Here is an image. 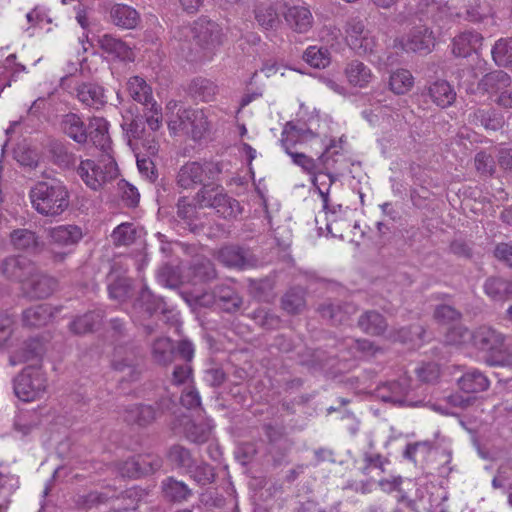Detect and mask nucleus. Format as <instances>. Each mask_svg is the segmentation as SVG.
I'll return each instance as SVG.
<instances>
[{"instance_id":"f257e3e1","label":"nucleus","mask_w":512,"mask_h":512,"mask_svg":"<svg viewBox=\"0 0 512 512\" xmlns=\"http://www.w3.org/2000/svg\"><path fill=\"white\" fill-rule=\"evenodd\" d=\"M183 34L191 38L181 46L182 55L189 61L211 60L223 43L221 27L206 18H199L191 27L184 28Z\"/></svg>"},{"instance_id":"f03ea898","label":"nucleus","mask_w":512,"mask_h":512,"mask_svg":"<svg viewBox=\"0 0 512 512\" xmlns=\"http://www.w3.org/2000/svg\"><path fill=\"white\" fill-rule=\"evenodd\" d=\"M29 199L38 214L54 218L68 209L70 193L61 181H39L31 187Z\"/></svg>"},{"instance_id":"7ed1b4c3","label":"nucleus","mask_w":512,"mask_h":512,"mask_svg":"<svg viewBox=\"0 0 512 512\" xmlns=\"http://www.w3.org/2000/svg\"><path fill=\"white\" fill-rule=\"evenodd\" d=\"M76 173L91 190L99 191L118 176V166L112 155L102 159H83L76 168Z\"/></svg>"},{"instance_id":"20e7f679","label":"nucleus","mask_w":512,"mask_h":512,"mask_svg":"<svg viewBox=\"0 0 512 512\" xmlns=\"http://www.w3.org/2000/svg\"><path fill=\"white\" fill-rule=\"evenodd\" d=\"M16 397L23 402L41 399L48 389V378L41 365L26 366L14 379Z\"/></svg>"},{"instance_id":"39448f33","label":"nucleus","mask_w":512,"mask_h":512,"mask_svg":"<svg viewBox=\"0 0 512 512\" xmlns=\"http://www.w3.org/2000/svg\"><path fill=\"white\" fill-rule=\"evenodd\" d=\"M84 237L83 229L75 224H62L47 230L51 258L54 262H63L71 255Z\"/></svg>"},{"instance_id":"423d86ee","label":"nucleus","mask_w":512,"mask_h":512,"mask_svg":"<svg viewBox=\"0 0 512 512\" xmlns=\"http://www.w3.org/2000/svg\"><path fill=\"white\" fill-rule=\"evenodd\" d=\"M181 294L185 302L194 312L202 307L208 308L215 306L231 313L238 310L242 304L240 296L230 287H220L217 296L207 292L197 294L190 291H183Z\"/></svg>"},{"instance_id":"0eeeda50","label":"nucleus","mask_w":512,"mask_h":512,"mask_svg":"<svg viewBox=\"0 0 512 512\" xmlns=\"http://www.w3.org/2000/svg\"><path fill=\"white\" fill-rule=\"evenodd\" d=\"M222 169L218 162H187L178 171L177 184L183 189H193L204 185L208 180H214Z\"/></svg>"},{"instance_id":"6e6552de","label":"nucleus","mask_w":512,"mask_h":512,"mask_svg":"<svg viewBox=\"0 0 512 512\" xmlns=\"http://www.w3.org/2000/svg\"><path fill=\"white\" fill-rule=\"evenodd\" d=\"M225 112L216 107L209 106L204 109H183L182 117L186 118V134L194 140L201 139L217 124Z\"/></svg>"},{"instance_id":"1a4fd4ad","label":"nucleus","mask_w":512,"mask_h":512,"mask_svg":"<svg viewBox=\"0 0 512 512\" xmlns=\"http://www.w3.org/2000/svg\"><path fill=\"white\" fill-rule=\"evenodd\" d=\"M157 409L152 405H134L126 409L125 420L131 424L147 426L151 424L161 413L171 410L175 403L172 397L166 395L156 402Z\"/></svg>"},{"instance_id":"9d476101","label":"nucleus","mask_w":512,"mask_h":512,"mask_svg":"<svg viewBox=\"0 0 512 512\" xmlns=\"http://www.w3.org/2000/svg\"><path fill=\"white\" fill-rule=\"evenodd\" d=\"M0 272L5 278L21 283L23 287L35 272V265L26 257L10 256L0 263Z\"/></svg>"},{"instance_id":"9b49d317","label":"nucleus","mask_w":512,"mask_h":512,"mask_svg":"<svg viewBox=\"0 0 512 512\" xmlns=\"http://www.w3.org/2000/svg\"><path fill=\"white\" fill-rule=\"evenodd\" d=\"M434 41L432 31L426 27H419L411 31L408 35L397 38L394 41V47L406 52L428 53L434 46Z\"/></svg>"},{"instance_id":"f8f14e48","label":"nucleus","mask_w":512,"mask_h":512,"mask_svg":"<svg viewBox=\"0 0 512 512\" xmlns=\"http://www.w3.org/2000/svg\"><path fill=\"white\" fill-rule=\"evenodd\" d=\"M109 123L102 117L90 119L87 127L88 140L104 155H112V141L109 135Z\"/></svg>"},{"instance_id":"ddd939ff","label":"nucleus","mask_w":512,"mask_h":512,"mask_svg":"<svg viewBox=\"0 0 512 512\" xmlns=\"http://www.w3.org/2000/svg\"><path fill=\"white\" fill-rule=\"evenodd\" d=\"M315 137V134L305 127L304 124L286 123L281 133V145L285 152L290 155L295 153L297 144H303Z\"/></svg>"},{"instance_id":"4468645a","label":"nucleus","mask_w":512,"mask_h":512,"mask_svg":"<svg viewBox=\"0 0 512 512\" xmlns=\"http://www.w3.org/2000/svg\"><path fill=\"white\" fill-rule=\"evenodd\" d=\"M100 49L113 59L123 62H132L135 54L126 42L112 34H104L98 38Z\"/></svg>"},{"instance_id":"2eb2a0df","label":"nucleus","mask_w":512,"mask_h":512,"mask_svg":"<svg viewBox=\"0 0 512 512\" xmlns=\"http://www.w3.org/2000/svg\"><path fill=\"white\" fill-rule=\"evenodd\" d=\"M408 393V384L406 380L386 382L379 385L375 394L383 402L392 403L399 406H412L408 403L406 395Z\"/></svg>"},{"instance_id":"dca6fc26","label":"nucleus","mask_w":512,"mask_h":512,"mask_svg":"<svg viewBox=\"0 0 512 512\" xmlns=\"http://www.w3.org/2000/svg\"><path fill=\"white\" fill-rule=\"evenodd\" d=\"M56 287L57 281L53 277L38 272L35 267V272L22 289L32 298H46L55 291Z\"/></svg>"},{"instance_id":"f3484780","label":"nucleus","mask_w":512,"mask_h":512,"mask_svg":"<svg viewBox=\"0 0 512 512\" xmlns=\"http://www.w3.org/2000/svg\"><path fill=\"white\" fill-rule=\"evenodd\" d=\"M287 25L297 33H307L313 26V15L310 9L304 5L287 7L284 13Z\"/></svg>"},{"instance_id":"a211bd4d","label":"nucleus","mask_w":512,"mask_h":512,"mask_svg":"<svg viewBox=\"0 0 512 512\" xmlns=\"http://www.w3.org/2000/svg\"><path fill=\"white\" fill-rule=\"evenodd\" d=\"M76 97L83 105L97 110L104 107L107 103L104 88L91 82H84L78 85Z\"/></svg>"},{"instance_id":"6ab92c4d","label":"nucleus","mask_w":512,"mask_h":512,"mask_svg":"<svg viewBox=\"0 0 512 512\" xmlns=\"http://www.w3.org/2000/svg\"><path fill=\"white\" fill-rule=\"evenodd\" d=\"M108 13L110 22L122 29H134L140 22L139 13L127 4H113Z\"/></svg>"},{"instance_id":"aec40b11","label":"nucleus","mask_w":512,"mask_h":512,"mask_svg":"<svg viewBox=\"0 0 512 512\" xmlns=\"http://www.w3.org/2000/svg\"><path fill=\"white\" fill-rule=\"evenodd\" d=\"M505 337L502 333L484 324L474 331L472 346L484 351L486 353L485 356H490L491 352L497 345L501 344Z\"/></svg>"},{"instance_id":"412c9836","label":"nucleus","mask_w":512,"mask_h":512,"mask_svg":"<svg viewBox=\"0 0 512 512\" xmlns=\"http://www.w3.org/2000/svg\"><path fill=\"white\" fill-rule=\"evenodd\" d=\"M505 337L502 333L484 324L474 331L472 346L484 351L486 353L485 356H490L491 352L497 345L501 344Z\"/></svg>"},{"instance_id":"4be33fe9","label":"nucleus","mask_w":512,"mask_h":512,"mask_svg":"<svg viewBox=\"0 0 512 512\" xmlns=\"http://www.w3.org/2000/svg\"><path fill=\"white\" fill-rule=\"evenodd\" d=\"M343 73L349 85L361 89L366 88L374 78L372 70L359 60L347 63Z\"/></svg>"},{"instance_id":"5701e85b","label":"nucleus","mask_w":512,"mask_h":512,"mask_svg":"<svg viewBox=\"0 0 512 512\" xmlns=\"http://www.w3.org/2000/svg\"><path fill=\"white\" fill-rule=\"evenodd\" d=\"M483 37L476 31H464L453 39V53L459 57H467L482 45Z\"/></svg>"},{"instance_id":"b1692460","label":"nucleus","mask_w":512,"mask_h":512,"mask_svg":"<svg viewBox=\"0 0 512 512\" xmlns=\"http://www.w3.org/2000/svg\"><path fill=\"white\" fill-rule=\"evenodd\" d=\"M116 497V491L111 487H106L101 491H90L78 494L74 499V503L79 509L90 510L106 504L109 500Z\"/></svg>"},{"instance_id":"393cba45","label":"nucleus","mask_w":512,"mask_h":512,"mask_svg":"<svg viewBox=\"0 0 512 512\" xmlns=\"http://www.w3.org/2000/svg\"><path fill=\"white\" fill-rule=\"evenodd\" d=\"M10 243L15 250L36 253L40 250L41 242L36 232L19 228L10 233Z\"/></svg>"},{"instance_id":"a878e982","label":"nucleus","mask_w":512,"mask_h":512,"mask_svg":"<svg viewBox=\"0 0 512 512\" xmlns=\"http://www.w3.org/2000/svg\"><path fill=\"white\" fill-rule=\"evenodd\" d=\"M445 342L449 345H472L474 331H470L462 322H443Z\"/></svg>"},{"instance_id":"bb28decb","label":"nucleus","mask_w":512,"mask_h":512,"mask_svg":"<svg viewBox=\"0 0 512 512\" xmlns=\"http://www.w3.org/2000/svg\"><path fill=\"white\" fill-rule=\"evenodd\" d=\"M511 85L510 76L501 70L486 74L479 82V89L487 92L495 98Z\"/></svg>"},{"instance_id":"cd10ccee","label":"nucleus","mask_w":512,"mask_h":512,"mask_svg":"<svg viewBox=\"0 0 512 512\" xmlns=\"http://www.w3.org/2000/svg\"><path fill=\"white\" fill-rule=\"evenodd\" d=\"M432 101L441 108L451 106L456 100L454 88L446 80H436L428 88Z\"/></svg>"},{"instance_id":"c85d7f7f","label":"nucleus","mask_w":512,"mask_h":512,"mask_svg":"<svg viewBox=\"0 0 512 512\" xmlns=\"http://www.w3.org/2000/svg\"><path fill=\"white\" fill-rule=\"evenodd\" d=\"M461 390L467 393H477L488 389L490 381L478 369H470L458 380Z\"/></svg>"},{"instance_id":"c756f323","label":"nucleus","mask_w":512,"mask_h":512,"mask_svg":"<svg viewBox=\"0 0 512 512\" xmlns=\"http://www.w3.org/2000/svg\"><path fill=\"white\" fill-rule=\"evenodd\" d=\"M61 128L67 136L77 143L83 144L88 141L87 128L77 114H66L61 121Z\"/></svg>"},{"instance_id":"7c9ffc66","label":"nucleus","mask_w":512,"mask_h":512,"mask_svg":"<svg viewBox=\"0 0 512 512\" xmlns=\"http://www.w3.org/2000/svg\"><path fill=\"white\" fill-rule=\"evenodd\" d=\"M225 199L224 188L215 184H204L197 192L195 200L200 208H213Z\"/></svg>"},{"instance_id":"2f4dec72","label":"nucleus","mask_w":512,"mask_h":512,"mask_svg":"<svg viewBox=\"0 0 512 512\" xmlns=\"http://www.w3.org/2000/svg\"><path fill=\"white\" fill-rule=\"evenodd\" d=\"M164 496L173 502L187 501L192 496L189 486L173 477H168L162 482Z\"/></svg>"},{"instance_id":"473e14b6","label":"nucleus","mask_w":512,"mask_h":512,"mask_svg":"<svg viewBox=\"0 0 512 512\" xmlns=\"http://www.w3.org/2000/svg\"><path fill=\"white\" fill-rule=\"evenodd\" d=\"M486 294L494 301L512 298V281L503 278H489L484 284Z\"/></svg>"},{"instance_id":"72a5a7b5","label":"nucleus","mask_w":512,"mask_h":512,"mask_svg":"<svg viewBox=\"0 0 512 512\" xmlns=\"http://www.w3.org/2000/svg\"><path fill=\"white\" fill-rule=\"evenodd\" d=\"M485 362L490 366L512 365V336H506L490 356H485Z\"/></svg>"},{"instance_id":"f704fd0d","label":"nucleus","mask_w":512,"mask_h":512,"mask_svg":"<svg viewBox=\"0 0 512 512\" xmlns=\"http://www.w3.org/2000/svg\"><path fill=\"white\" fill-rule=\"evenodd\" d=\"M414 86V77L412 73L404 68L396 69L391 72L389 77V88L396 95L408 93Z\"/></svg>"},{"instance_id":"c9c22d12","label":"nucleus","mask_w":512,"mask_h":512,"mask_svg":"<svg viewBox=\"0 0 512 512\" xmlns=\"http://www.w3.org/2000/svg\"><path fill=\"white\" fill-rule=\"evenodd\" d=\"M127 89L130 96L144 106L154 102L151 87L139 76H133L128 80Z\"/></svg>"},{"instance_id":"e433bc0d","label":"nucleus","mask_w":512,"mask_h":512,"mask_svg":"<svg viewBox=\"0 0 512 512\" xmlns=\"http://www.w3.org/2000/svg\"><path fill=\"white\" fill-rule=\"evenodd\" d=\"M189 91L196 99L203 102H210L214 100L218 88L213 81L199 77L191 82Z\"/></svg>"},{"instance_id":"4c0bfd02","label":"nucleus","mask_w":512,"mask_h":512,"mask_svg":"<svg viewBox=\"0 0 512 512\" xmlns=\"http://www.w3.org/2000/svg\"><path fill=\"white\" fill-rule=\"evenodd\" d=\"M302 58L309 66L316 69H324L331 63V53L328 48L316 45L307 47Z\"/></svg>"},{"instance_id":"58836bf2","label":"nucleus","mask_w":512,"mask_h":512,"mask_svg":"<svg viewBox=\"0 0 512 512\" xmlns=\"http://www.w3.org/2000/svg\"><path fill=\"white\" fill-rule=\"evenodd\" d=\"M175 347L170 338L161 337L152 346L154 360L162 365H168L174 360Z\"/></svg>"},{"instance_id":"ea45409f","label":"nucleus","mask_w":512,"mask_h":512,"mask_svg":"<svg viewBox=\"0 0 512 512\" xmlns=\"http://www.w3.org/2000/svg\"><path fill=\"white\" fill-rule=\"evenodd\" d=\"M218 259L225 266L242 269L247 265L244 251L235 246H226L219 250Z\"/></svg>"},{"instance_id":"a19ab883","label":"nucleus","mask_w":512,"mask_h":512,"mask_svg":"<svg viewBox=\"0 0 512 512\" xmlns=\"http://www.w3.org/2000/svg\"><path fill=\"white\" fill-rule=\"evenodd\" d=\"M282 308L289 314L301 312L305 307V291L302 288H292L282 297Z\"/></svg>"},{"instance_id":"79ce46f5","label":"nucleus","mask_w":512,"mask_h":512,"mask_svg":"<svg viewBox=\"0 0 512 512\" xmlns=\"http://www.w3.org/2000/svg\"><path fill=\"white\" fill-rule=\"evenodd\" d=\"M189 477L199 486H206L215 481L216 473L214 468L205 463L193 464L187 471Z\"/></svg>"},{"instance_id":"37998d69","label":"nucleus","mask_w":512,"mask_h":512,"mask_svg":"<svg viewBox=\"0 0 512 512\" xmlns=\"http://www.w3.org/2000/svg\"><path fill=\"white\" fill-rule=\"evenodd\" d=\"M470 121L486 129L496 131L503 126V119L492 110L479 109L469 115Z\"/></svg>"},{"instance_id":"c03bdc74","label":"nucleus","mask_w":512,"mask_h":512,"mask_svg":"<svg viewBox=\"0 0 512 512\" xmlns=\"http://www.w3.org/2000/svg\"><path fill=\"white\" fill-rule=\"evenodd\" d=\"M492 57L498 66L512 65V38L499 39L492 48Z\"/></svg>"},{"instance_id":"a18cd8bd","label":"nucleus","mask_w":512,"mask_h":512,"mask_svg":"<svg viewBox=\"0 0 512 512\" xmlns=\"http://www.w3.org/2000/svg\"><path fill=\"white\" fill-rule=\"evenodd\" d=\"M213 425L209 422L196 424L194 422H187L184 428L185 437L194 443L206 442L211 434Z\"/></svg>"},{"instance_id":"49530a36","label":"nucleus","mask_w":512,"mask_h":512,"mask_svg":"<svg viewBox=\"0 0 512 512\" xmlns=\"http://www.w3.org/2000/svg\"><path fill=\"white\" fill-rule=\"evenodd\" d=\"M111 237L117 246L130 245L137 237V229L133 223H121L113 230Z\"/></svg>"},{"instance_id":"de8ad7c7","label":"nucleus","mask_w":512,"mask_h":512,"mask_svg":"<svg viewBox=\"0 0 512 512\" xmlns=\"http://www.w3.org/2000/svg\"><path fill=\"white\" fill-rule=\"evenodd\" d=\"M167 458L177 467L186 469V472L195 462L191 452L181 445H173L167 453Z\"/></svg>"},{"instance_id":"09e8293b","label":"nucleus","mask_w":512,"mask_h":512,"mask_svg":"<svg viewBox=\"0 0 512 512\" xmlns=\"http://www.w3.org/2000/svg\"><path fill=\"white\" fill-rule=\"evenodd\" d=\"M258 24L266 30L274 29L279 24L278 14L272 5H260L255 10Z\"/></svg>"},{"instance_id":"8fccbe9b","label":"nucleus","mask_w":512,"mask_h":512,"mask_svg":"<svg viewBox=\"0 0 512 512\" xmlns=\"http://www.w3.org/2000/svg\"><path fill=\"white\" fill-rule=\"evenodd\" d=\"M377 39L372 33H366L361 38H356L353 34L350 39V48L359 55L371 54L375 51Z\"/></svg>"},{"instance_id":"3c124183","label":"nucleus","mask_w":512,"mask_h":512,"mask_svg":"<svg viewBox=\"0 0 512 512\" xmlns=\"http://www.w3.org/2000/svg\"><path fill=\"white\" fill-rule=\"evenodd\" d=\"M355 310V307L351 304L341 305H325L320 308V316L322 318H330L335 320H344L352 315V311Z\"/></svg>"},{"instance_id":"603ef678","label":"nucleus","mask_w":512,"mask_h":512,"mask_svg":"<svg viewBox=\"0 0 512 512\" xmlns=\"http://www.w3.org/2000/svg\"><path fill=\"white\" fill-rule=\"evenodd\" d=\"M216 212L223 218H235L242 213L240 203L225 193V199L220 201L215 207Z\"/></svg>"},{"instance_id":"864d4df0","label":"nucleus","mask_w":512,"mask_h":512,"mask_svg":"<svg viewBox=\"0 0 512 512\" xmlns=\"http://www.w3.org/2000/svg\"><path fill=\"white\" fill-rule=\"evenodd\" d=\"M139 302L153 316L158 310L164 311L162 299L157 298L148 288L144 287L139 296Z\"/></svg>"},{"instance_id":"5fc2aeb1","label":"nucleus","mask_w":512,"mask_h":512,"mask_svg":"<svg viewBox=\"0 0 512 512\" xmlns=\"http://www.w3.org/2000/svg\"><path fill=\"white\" fill-rule=\"evenodd\" d=\"M195 282H207L216 277V271L211 261L205 259L192 267Z\"/></svg>"},{"instance_id":"6e6d98bb","label":"nucleus","mask_w":512,"mask_h":512,"mask_svg":"<svg viewBox=\"0 0 512 512\" xmlns=\"http://www.w3.org/2000/svg\"><path fill=\"white\" fill-rule=\"evenodd\" d=\"M54 317V312L50 305L37 304L23 311L22 320H49Z\"/></svg>"},{"instance_id":"4d7b16f0","label":"nucleus","mask_w":512,"mask_h":512,"mask_svg":"<svg viewBox=\"0 0 512 512\" xmlns=\"http://www.w3.org/2000/svg\"><path fill=\"white\" fill-rule=\"evenodd\" d=\"M289 156L292 158L296 165L300 166L305 172L313 176V184L316 186V175L320 173L316 161L313 158L299 152H295Z\"/></svg>"},{"instance_id":"13d9d810","label":"nucleus","mask_w":512,"mask_h":512,"mask_svg":"<svg viewBox=\"0 0 512 512\" xmlns=\"http://www.w3.org/2000/svg\"><path fill=\"white\" fill-rule=\"evenodd\" d=\"M108 292L111 299L124 301L130 294V283L127 279H117L108 286Z\"/></svg>"},{"instance_id":"bf43d9fd","label":"nucleus","mask_w":512,"mask_h":512,"mask_svg":"<svg viewBox=\"0 0 512 512\" xmlns=\"http://www.w3.org/2000/svg\"><path fill=\"white\" fill-rule=\"evenodd\" d=\"M475 167L482 175L491 176L495 171L494 158L490 154L481 151L475 156Z\"/></svg>"},{"instance_id":"052dcab7","label":"nucleus","mask_w":512,"mask_h":512,"mask_svg":"<svg viewBox=\"0 0 512 512\" xmlns=\"http://www.w3.org/2000/svg\"><path fill=\"white\" fill-rule=\"evenodd\" d=\"M117 185L121 192V197L126 205L136 206L140 198L138 190L125 180H120Z\"/></svg>"},{"instance_id":"680f3d73","label":"nucleus","mask_w":512,"mask_h":512,"mask_svg":"<svg viewBox=\"0 0 512 512\" xmlns=\"http://www.w3.org/2000/svg\"><path fill=\"white\" fill-rule=\"evenodd\" d=\"M364 462L365 466L362 468V473L367 475L371 468H376L384 472V465L388 463V460L378 453H365Z\"/></svg>"},{"instance_id":"e2e57ef3","label":"nucleus","mask_w":512,"mask_h":512,"mask_svg":"<svg viewBox=\"0 0 512 512\" xmlns=\"http://www.w3.org/2000/svg\"><path fill=\"white\" fill-rule=\"evenodd\" d=\"M115 370L124 373L121 380L134 381L138 378L140 371L133 362L114 361Z\"/></svg>"},{"instance_id":"0e129e2a","label":"nucleus","mask_w":512,"mask_h":512,"mask_svg":"<svg viewBox=\"0 0 512 512\" xmlns=\"http://www.w3.org/2000/svg\"><path fill=\"white\" fill-rule=\"evenodd\" d=\"M417 375L423 382H434L440 376V368L436 363H427L417 369Z\"/></svg>"},{"instance_id":"69168bd1","label":"nucleus","mask_w":512,"mask_h":512,"mask_svg":"<svg viewBox=\"0 0 512 512\" xmlns=\"http://www.w3.org/2000/svg\"><path fill=\"white\" fill-rule=\"evenodd\" d=\"M366 33H371L369 30L365 29L364 23L358 19H352L346 24L345 28V40L347 45L350 47V39L353 34L356 38H361Z\"/></svg>"},{"instance_id":"338daca9","label":"nucleus","mask_w":512,"mask_h":512,"mask_svg":"<svg viewBox=\"0 0 512 512\" xmlns=\"http://www.w3.org/2000/svg\"><path fill=\"white\" fill-rule=\"evenodd\" d=\"M145 107L148 110L147 112H145L148 126L154 131L158 130L162 123V114L160 107L156 104V102H152L151 104Z\"/></svg>"},{"instance_id":"774afa93","label":"nucleus","mask_w":512,"mask_h":512,"mask_svg":"<svg viewBox=\"0 0 512 512\" xmlns=\"http://www.w3.org/2000/svg\"><path fill=\"white\" fill-rule=\"evenodd\" d=\"M122 476L129 478H137L143 474V469L140 460L137 458H130L126 460L120 467Z\"/></svg>"}]
</instances>
